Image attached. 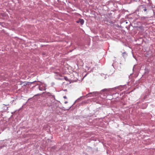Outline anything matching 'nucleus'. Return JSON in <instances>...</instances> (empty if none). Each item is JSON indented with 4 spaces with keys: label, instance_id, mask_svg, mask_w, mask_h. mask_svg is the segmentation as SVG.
Segmentation results:
<instances>
[{
    "label": "nucleus",
    "instance_id": "1",
    "mask_svg": "<svg viewBox=\"0 0 155 155\" xmlns=\"http://www.w3.org/2000/svg\"><path fill=\"white\" fill-rule=\"evenodd\" d=\"M54 101V100L53 98H52V100H47V105L49 107L53 105V101Z\"/></svg>",
    "mask_w": 155,
    "mask_h": 155
},
{
    "label": "nucleus",
    "instance_id": "2",
    "mask_svg": "<svg viewBox=\"0 0 155 155\" xmlns=\"http://www.w3.org/2000/svg\"><path fill=\"white\" fill-rule=\"evenodd\" d=\"M45 87L42 85H40L39 87V89L41 91L45 90Z\"/></svg>",
    "mask_w": 155,
    "mask_h": 155
},
{
    "label": "nucleus",
    "instance_id": "3",
    "mask_svg": "<svg viewBox=\"0 0 155 155\" xmlns=\"http://www.w3.org/2000/svg\"><path fill=\"white\" fill-rule=\"evenodd\" d=\"M84 21L83 19H80L76 21V22L77 23H80L81 25H82L84 24Z\"/></svg>",
    "mask_w": 155,
    "mask_h": 155
},
{
    "label": "nucleus",
    "instance_id": "4",
    "mask_svg": "<svg viewBox=\"0 0 155 155\" xmlns=\"http://www.w3.org/2000/svg\"><path fill=\"white\" fill-rule=\"evenodd\" d=\"M140 10H141L142 11L143 10L145 12L147 10V9L145 8L143 5H141L140 6Z\"/></svg>",
    "mask_w": 155,
    "mask_h": 155
},
{
    "label": "nucleus",
    "instance_id": "5",
    "mask_svg": "<svg viewBox=\"0 0 155 155\" xmlns=\"http://www.w3.org/2000/svg\"><path fill=\"white\" fill-rule=\"evenodd\" d=\"M107 89H105L102 90L103 91H107Z\"/></svg>",
    "mask_w": 155,
    "mask_h": 155
},
{
    "label": "nucleus",
    "instance_id": "6",
    "mask_svg": "<svg viewBox=\"0 0 155 155\" xmlns=\"http://www.w3.org/2000/svg\"><path fill=\"white\" fill-rule=\"evenodd\" d=\"M63 97H64V98H67V97H66V96H64Z\"/></svg>",
    "mask_w": 155,
    "mask_h": 155
},
{
    "label": "nucleus",
    "instance_id": "7",
    "mask_svg": "<svg viewBox=\"0 0 155 155\" xmlns=\"http://www.w3.org/2000/svg\"><path fill=\"white\" fill-rule=\"evenodd\" d=\"M27 84V83L25 82V86Z\"/></svg>",
    "mask_w": 155,
    "mask_h": 155
},
{
    "label": "nucleus",
    "instance_id": "8",
    "mask_svg": "<svg viewBox=\"0 0 155 155\" xmlns=\"http://www.w3.org/2000/svg\"><path fill=\"white\" fill-rule=\"evenodd\" d=\"M67 102H68L67 101H66V102H65V104H66L67 103Z\"/></svg>",
    "mask_w": 155,
    "mask_h": 155
},
{
    "label": "nucleus",
    "instance_id": "9",
    "mask_svg": "<svg viewBox=\"0 0 155 155\" xmlns=\"http://www.w3.org/2000/svg\"><path fill=\"white\" fill-rule=\"evenodd\" d=\"M126 23H127V21L126 22Z\"/></svg>",
    "mask_w": 155,
    "mask_h": 155
}]
</instances>
